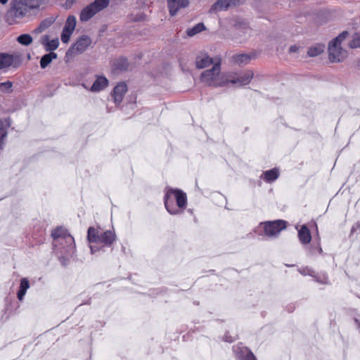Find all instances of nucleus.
<instances>
[{
  "label": "nucleus",
  "mask_w": 360,
  "mask_h": 360,
  "mask_svg": "<svg viewBox=\"0 0 360 360\" xmlns=\"http://www.w3.org/2000/svg\"><path fill=\"white\" fill-rule=\"evenodd\" d=\"M13 62V56L9 54L0 53V70L8 68Z\"/></svg>",
  "instance_id": "nucleus-26"
},
{
  "label": "nucleus",
  "mask_w": 360,
  "mask_h": 360,
  "mask_svg": "<svg viewBox=\"0 0 360 360\" xmlns=\"http://www.w3.org/2000/svg\"><path fill=\"white\" fill-rule=\"evenodd\" d=\"M167 4L169 15L174 16L180 9L188 6L189 0H167Z\"/></svg>",
  "instance_id": "nucleus-10"
},
{
  "label": "nucleus",
  "mask_w": 360,
  "mask_h": 360,
  "mask_svg": "<svg viewBox=\"0 0 360 360\" xmlns=\"http://www.w3.org/2000/svg\"><path fill=\"white\" fill-rule=\"evenodd\" d=\"M91 39L87 35H82L68 49L66 56H72L84 52L91 44Z\"/></svg>",
  "instance_id": "nucleus-8"
},
{
  "label": "nucleus",
  "mask_w": 360,
  "mask_h": 360,
  "mask_svg": "<svg viewBox=\"0 0 360 360\" xmlns=\"http://www.w3.org/2000/svg\"><path fill=\"white\" fill-rule=\"evenodd\" d=\"M44 240H45V233H44V232L43 231V232L40 234V236H39V239H38L37 243H43Z\"/></svg>",
  "instance_id": "nucleus-39"
},
{
  "label": "nucleus",
  "mask_w": 360,
  "mask_h": 360,
  "mask_svg": "<svg viewBox=\"0 0 360 360\" xmlns=\"http://www.w3.org/2000/svg\"><path fill=\"white\" fill-rule=\"evenodd\" d=\"M252 56L250 54L240 53L236 54L232 56V60L238 65H245L250 63Z\"/></svg>",
  "instance_id": "nucleus-19"
},
{
  "label": "nucleus",
  "mask_w": 360,
  "mask_h": 360,
  "mask_svg": "<svg viewBox=\"0 0 360 360\" xmlns=\"http://www.w3.org/2000/svg\"><path fill=\"white\" fill-rule=\"evenodd\" d=\"M325 49V45L323 44H316L308 48L307 56L309 57H315L323 52Z\"/></svg>",
  "instance_id": "nucleus-20"
},
{
  "label": "nucleus",
  "mask_w": 360,
  "mask_h": 360,
  "mask_svg": "<svg viewBox=\"0 0 360 360\" xmlns=\"http://www.w3.org/2000/svg\"><path fill=\"white\" fill-rule=\"evenodd\" d=\"M298 238L300 243L303 245H307L311 242V236L307 225L301 226V229L298 231Z\"/></svg>",
  "instance_id": "nucleus-17"
},
{
  "label": "nucleus",
  "mask_w": 360,
  "mask_h": 360,
  "mask_svg": "<svg viewBox=\"0 0 360 360\" xmlns=\"http://www.w3.org/2000/svg\"><path fill=\"white\" fill-rule=\"evenodd\" d=\"M8 0H0V4L5 5Z\"/></svg>",
  "instance_id": "nucleus-42"
},
{
  "label": "nucleus",
  "mask_w": 360,
  "mask_h": 360,
  "mask_svg": "<svg viewBox=\"0 0 360 360\" xmlns=\"http://www.w3.org/2000/svg\"><path fill=\"white\" fill-rule=\"evenodd\" d=\"M216 61L212 58H210L207 53H202L199 54L195 58V66L198 69H203L209 65L213 64Z\"/></svg>",
  "instance_id": "nucleus-14"
},
{
  "label": "nucleus",
  "mask_w": 360,
  "mask_h": 360,
  "mask_svg": "<svg viewBox=\"0 0 360 360\" xmlns=\"http://www.w3.org/2000/svg\"><path fill=\"white\" fill-rule=\"evenodd\" d=\"M7 136V131L5 128L0 127V150L3 148L4 140Z\"/></svg>",
  "instance_id": "nucleus-35"
},
{
  "label": "nucleus",
  "mask_w": 360,
  "mask_h": 360,
  "mask_svg": "<svg viewBox=\"0 0 360 360\" xmlns=\"http://www.w3.org/2000/svg\"><path fill=\"white\" fill-rule=\"evenodd\" d=\"M263 226L266 236L269 237L277 236L280 232L287 226V221L281 219L269 221L260 224Z\"/></svg>",
  "instance_id": "nucleus-7"
},
{
  "label": "nucleus",
  "mask_w": 360,
  "mask_h": 360,
  "mask_svg": "<svg viewBox=\"0 0 360 360\" xmlns=\"http://www.w3.org/2000/svg\"><path fill=\"white\" fill-rule=\"evenodd\" d=\"M279 176V169L278 168H273L269 170L264 172L260 178L266 183H272L275 181Z\"/></svg>",
  "instance_id": "nucleus-16"
},
{
  "label": "nucleus",
  "mask_w": 360,
  "mask_h": 360,
  "mask_svg": "<svg viewBox=\"0 0 360 360\" xmlns=\"http://www.w3.org/2000/svg\"><path fill=\"white\" fill-rule=\"evenodd\" d=\"M90 249H91V253H94V252L99 250V248L94 245H90Z\"/></svg>",
  "instance_id": "nucleus-40"
},
{
  "label": "nucleus",
  "mask_w": 360,
  "mask_h": 360,
  "mask_svg": "<svg viewBox=\"0 0 360 360\" xmlns=\"http://www.w3.org/2000/svg\"><path fill=\"white\" fill-rule=\"evenodd\" d=\"M30 288L29 281L26 278H23L20 281V289L18 292L17 297L19 300H22L27 290Z\"/></svg>",
  "instance_id": "nucleus-23"
},
{
  "label": "nucleus",
  "mask_w": 360,
  "mask_h": 360,
  "mask_svg": "<svg viewBox=\"0 0 360 360\" xmlns=\"http://www.w3.org/2000/svg\"><path fill=\"white\" fill-rule=\"evenodd\" d=\"M233 349L239 360H257L254 354L246 347L237 345L233 347Z\"/></svg>",
  "instance_id": "nucleus-12"
},
{
  "label": "nucleus",
  "mask_w": 360,
  "mask_h": 360,
  "mask_svg": "<svg viewBox=\"0 0 360 360\" xmlns=\"http://www.w3.org/2000/svg\"><path fill=\"white\" fill-rule=\"evenodd\" d=\"M302 274H305V271H303V272H302Z\"/></svg>",
  "instance_id": "nucleus-45"
},
{
  "label": "nucleus",
  "mask_w": 360,
  "mask_h": 360,
  "mask_svg": "<svg viewBox=\"0 0 360 360\" xmlns=\"http://www.w3.org/2000/svg\"><path fill=\"white\" fill-rule=\"evenodd\" d=\"M127 91V86L124 82L119 83L113 89L112 96L116 104H120Z\"/></svg>",
  "instance_id": "nucleus-13"
},
{
  "label": "nucleus",
  "mask_w": 360,
  "mask_h": 360,
  "mask_svg": "<svg viewBox=\"0 0 360 360\" xmlns=\"http://www.w3.org/2000/svg\"><path fill=\"white\" fill-rule=\"evenodd\" d=\"M77 0H67V2H69L70 4H73L74 2H75Z\"/></svg>",
  "instance_id": "nucleus-44"
},
{
  "label": "nucleus",
  "mask_w": 360,
  "mask_h": 360,
  "mask_svg": "<svg viewBox=\"0 0 360 360\" xmlns=\"http://www.w3.org/2000/svg\"><path fill=\"white\" fill-rule=\"evenodd\" d=\"M59 46V41L58 39H54L52 40H50L49 43H47L46 46L45 47V49L46 51L53 52V51L58 49Z\"/></svg>",
  "instance_id": "nucleus-31"
},
{
  "label": "nucleus",
  "mask_w": 360,
  "mask_h": 360,
  "mask_svg": "<svg viewBox=\"0 0 360 360\" xmlns=\"http://www.w3.org/2000/svg\"><path fill=\"white\" fill-rule=\"evenodd\" d=\"M57 58V54L54 52H50L44 55L40 60V66L42 69L46 68L53 59Z\"/></svg>",
  "instance_id": "nucleus-24"
},
{
  "label": "nucleus",
  "mask_w": 360,
  "mask_h": 360,
  "mask_svg": "<svg viewBox=\"0 0 360 360\" xmlns=\"http://www.w3.org/2000/svg\"><path fill=\"white\" fill-rule=\"evenodd\" d=\"M349 47L351 49L360 47V33H355L352 36V39L349 43Z\"/></svg>",
  "instance_id": "nucleus-30"
},
{
  "label": "nucleus",
  "mask_w": 360,
  "mask_h": 360,
  "mask_svg": "<svg viewBox=\"0 0 360 360\" xmlns=\"http://www.w3.org/2000/svg\"><path fill=\"white\" fill-rule=\"evenodd\" d=\"M358 227H360V223L358 224Z\"/></svg>",
  "instance_id": "nucleus-47"
},
{
  "label": "nucleus",
  "mask_w": 360,
  "mask_h": 360,
  "mask_svg": "<svg viewBox=\"0 0 360 360\" xmlns=\"http://www.w3.org/2000/svg\"><path fill=\"white\" fill-rule=\"evenodd\" d=\"M129 67L127 59L124 57L115 58L112 63V69L114 71H125Z\"/></svg>",
  "instance_id": "nucleus-18"
},
{
  "label": "nucleus",
  "mask_w": 360,
  "mask_h": 360,
  "mask_svg": "<svg viewBox=\"0 0 360 360\" xmlns=\"http://www.w3.org/2000/svg\"><path fill=\"white\" fill-rule=\"evenodd\" d=\"M109 3V0H94V1L91 3L89 5L94 11L97 13L108 7Z\"/></svg>",
  "instance_id": "nucleus-22"
},
{
  "label": "nucleus",
  "mask_w": 360,
  "mask_h": 360,
  "mask_svg": "<svg viewBox=\"0 0 360 360\" xmlns=\"http://www.w3.org/2000/svg\"><path fill=\"white\" fill-rule=\"evenodd\" d=\"M76 18L74 15H69L63 28H68V30L74 32L76 27Z\"/></svg>",
  "instance_id": "nucleus-29"
},
{
  "label": "nucleus",
  "mask_w": 360,
  "mask_h": 360,
  "mask_svg": "<svg viewBox=\"0 0 360 360\" xmlns=\"http://www.w3.org/2000/svg\"><path fill=\"white\" fill-rule=\"evenodd\" d=\"M234 21H235L234 27L236 29L243 30H246L249 29V26H248V23L246 22H245L244 20H243L242 19L237 18Z\"/></svg>",
  "instance_id": "nucleus-32"
},
{
  "label": "nucleus",
  "mask_w": 360,
  "mask_h": 360,
  "mask_svg": "<svg viewBox=\"0 0 360 360\" xmlns=\"http://www.w3.org/2000/svg\"><path fill=\"white\" fill-rule=\"evenodd\" d=\"M53 250L61 257H68L75 252V243L74 238L62 227L54 229L51 233Z\"/></svg>",
  "instance_id": "nucleus-2"
},
{
  "label": "nucleus",
  "mask_w": 360,
  "mask_h": 360,
  "mask_svg": "<svg viewBox=\"0 0 360 360\" xmlns=\"http://www.w3.org/2000/svg\"><path fill=\"white\" fill-rule=\"evenodd\" d=\"M13 84L10 81L0 83V90L1 91H10L11 90Z\"/></svg>",
  "instance_id": "nucleus-34"
},
{
  "label": "nucleus",
  "mask_w": 360,
  "mask_h": 360,
  "mask_svg": "<svg viewBox=\"0 0 360 360\" xmlns=\"http://www.w3.org/2000/svg\"><path fill=\"white\" fill-rule=\"evenodd\" d=\"M54 22V20L52 18H46L42 20L39 25L35 29V32L37 33L42 32L46 29L49 27Z\"/></svg>",
  "instance_id": "nucleus-27"
},
{
  "label": "nucleus",
  "mask_w": 360,
  "mask_h": 360,
  "mask_svg": "<svg viewBox=\"0 0 360 360\" xmlns=\"http://www.w3.org/2000/svg\"><path fill=\"white\" fill-rule=\"evenodd\" d=\"M206 30V27L203 22H198L195 26L191 28H188L186 30V34L191 37L195 34L200 33L201 32Z\"/></svg>",
  "instance_id": "nucleus-25"
},
{
  "label": "nucleus",
  "mask_w": 360,
  "mask_h": 360,
  "mask_svg": "<svg viewBox=\"0 0 360 360\" xmlns=\"http://www.w3.org/2000/svg\"><path fill=\"white\" fill-rule=\"evenodd\" d=\"M225 340L226 342H232L233 341V339H231V338L229 339L227 336H225Z\"/></svg>",
  "instance_id": "nucleus-41"
},
{
  "label": "nucleus",
  "mask_w": 360,
  "mask_h": 360,
  "mask_svg": "<svg viewBox=\"0 0 360 360\" xmlns=\"http://www.w3.org/2000/svg\"><path fill=\"white\" fill-rule=\"evenodd\" d=\"M302 274H305V271H303V272H302Z\"/></svg>",
  "instance_id": "nucleus-46"
},
{
  "label": "nucleus",
  "mask_w": 360,
  "mask_h": 360,
  "mask_svg": "<svg viewBox=\"0 0 360 360\" xmlns=\"http://www.w3.org/2000/svg\"><path fill=\"white\" fill-rule=\"evenodd\" d=\"M164 203L166 210L170 214H180L186 207V194L180 189L169 188L164 196Z\"/></svg>",
  "instance_id": "nucleus-3"
},
{
  "label": "nucleus",
  "mask_w": 360,
  "mask_h": 360,
  "mask_svg": "<svg viewBox=\"0 0 360 360\" xmlns=\"http://www.w3.org/2000/svg\"><path fill=\"white\" fill-rule=\"evenodd\" d=\"M200 80L208 86H222L226 82L221 73V59L219 58L210 70L203 71L200 75Z\"/></svg>",
  "instance_id": "nucleus-5"
},
{
  "label": "nucleus",
  "mask_w": 360,
  "mask_h": 360,
  "mask_svg": "<svg viewBox=\"0 0 360 360\" xmlns=\"http://www.w3.org/2000/svg\"><path fill=\"white\" fill-rule=\"evenodd\" d=\"M316 281L318 283H320L322 284H328V278L325 274L323 275L321 277H320V276L316 277Z\"/></svg>",
  "instance_id": "nucleus-36"
},
{
  "label": "nucleus",
  "mask_w": 360,
  "mask_h": 360,
  "mask_svg": "<svg viewBox=\"0 0 360 360\" xmlns=\"http://www.w3.org/2000/svg\"><path fill=\"white\" fill-rule=\"evenodd\" d=\"M73 33V31H71L70 30H68V28L65 29V28H63V32H62V34H61V41L63 43H68L70 40V38L72 35V34Z\"/></svg>",
  "instance_id": "nucleus-33"
},
{
  "label": "nucleus",
  "mask_w": 360,
  "mask_h": 360,
  "mask_svg": "<svg viewBox=\"0 0 360 360\" xmlns=\"http://www.w3.org/2000/svg\"><path fill=\"white\" fill-rule=\"evenodd\" d=\"M32 41V37L29 34H22L17 37V41L24 46L30 45Z\"/></svg>",
  "instance_id": "nucleus-28"
},
{
  "label": "nucleus",
  "mask_w": 360,
  "mask_h": 360,
  "mask_svg": "<svg viewBox=\"0 0 360 360\" xmlns=\"http://www.w3.org/2000/svg\"><path fill=\"white\" fill-rule=\"evenodd\" d=\"M347 31L342 32L328 44V58L332 63L343 61L347 56V51L341 46L342 42L348 37Z\"/></svg>",
  "instance_id": "nucleus-4"
},
{
  "label": "nucleus",
  "mask_w": 360,
  "mask_h": 360,
  "mask_svg": "<svg viewBox=\"0 0 360 360\" xmlns=\"http://www.w3.org/2000/svg\"><path fill=\"white\" fill-rule=\"evenodd\" d=\"M318 245H319V253H321L322 252V248L320 247V243H318Z\"/></svg>",
  "instance_id": "nucleus-43"
},
{
  "label": "nucleus",
  "mask_w": 360,
  "mask_h": 360,
  "mask_svg": "<svg viewBox=\"0 0 360 360\" xmlns=\"http://www.w3.org/2000/svg\"><path fill=\"white\" fill-rule=\"evenodd\" d=\"M244 0H218L211 7V11L217 12L227 10L243 2Z\"/></svg>",
  "instance_id": "nucleus-9"
},
{
  "label": "nucleus",
  "mask_w": 360,
  "mask_h": 360,
  "mask_svg": "<svg viewBox=\"0 0 360 360\" xmlns=\"http://www.w3.org/2000/svg\"><path fill=\"white\" fill-rule=\"evenodd\" d=\"M300 46L297 45V44H294V45H292L290 46L289 48V53H296L298 51V50L300 49Z\"/></svg>",
  "instance_id": "nucleus-38"
},
{
  "label": "nucleus",
  "mask_w": 360,
  "mask_h": 360,
  "mask_svg": "<svg viewBox=\"0 0 360 360\" xmlns=\"http://www.w3.org/2000/svg\"><path fill=\"white\" fill-rule=\"evenodd\" d=\"M49 37L48 35H44L41 39V44L44 46V48L46 46L47 43L49 42Z\"/></svg>",
  "instance_id": "nucleus-37"
},
{
  "label": "nucleus",
  "mask_w": 360,
  "mask_h": 360,
  "mask_svg": "<svg viewBox=\"0 0 360 360\" xmlns=\"http://www.w3.org/2000/svg\"><path fill=\"white\" fill-rule=\"evenodd\" d=\"M253 72L252 70H246L238 74L236 77H232L229 82L232 84H238L239 85H245L250 82L253 77Z\"/></svg>",
  "instance_id": "nucleus-11"
},
{
  "label": "nucleus",
  "mask_w": 360,
  "mask_h": 360,
  "mask_svg": "<svg viewBox=\"0 0 360 360\" xmlns=\"http://www.w3.org/2000/svg\"><path fill=\"white\" fill-rule=\"evenodd\" d=\"M96 14L89 4L82 9L79 15V20L82 22H86Z\"/></svg>",
  "instance_id": "nucleus-21"
},
{
  "label": "nucleus",
  "mask_w": 360,
  "mask_h": 360,
  "mask_svg": "<svg viewBox=\"0 0 360 360\" xmlns=\"http://www.w3.org/2000/svg\"><path fill=\"white\" fill-rule=\"evenodd\" d=\"M41 0H11L4 15V20L10 25L23 22L30 12L40 7Z\"/></svg>",
  "instance_id": "nucleus-1"
},
{
  "label": "nucleus",
  "mask_w": 360,
  "mask_h": 360,
  "mask_svg": "<svg viewBox=\"0 0 360 360\" xmlns=\"http://www.w3.org/2000/svg\"><path fill=\"white\" fill-rule=\"evenodd\" d=\"M87 239L90 243L101 244L103 247H110L116 239L115 232L105 231L101 232L99 227L90 226L87 231Z\"/></svg>",
  "instance_id": "nucleus-6"
},
{
  "label": "nucleus",
  "mask_w": 360,
  "mask_h": 360,
  "mask_svg": "<svg viewBox=\"0 0 360 360\" xmlns=\"http://www.w3.org/2000/svg\"><path fill=\"white\" fill-rule=\"evenodd\" d=\"M108 85V80L104 76H96V79L91 87L93 92H98L103 90Z\"/></svg>",
  "instance_id": "nucleus-15"
}]
</instances>
